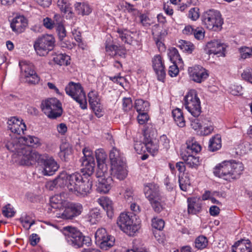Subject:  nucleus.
<instances>
[{"mask_svg":"<svg viewBox=\"0 0 252 252\" xmlns=\"http://www.w3.org/2000/svg\"><path fill=\"white\" fill-rule=\"evenodd\" d=\"M55 42V38L52 35H43L35 40L33 47L37 55L44 56L54 49Z\"/></svg>","mask_w":252,"mask_h":252,"instance_id":"9d476101","label":"nucleus"},{"mask_svg":"<svg viewBox=\"0 0 252 252\" xmlns=\"http://www.w3.org/2000/svg\"><path fill=\"white\" fill-rule=\"evenodd\" d=\"M232 252H252V244L248 239H241L232 247Z\"/></svg>","mask_w":252,"mask_h":252,"instance_id":"b1692460","label":"nucleus"},{"mask_svg":"<svg viewBox=\"0 0 252 252\" xmlns=\"http://www.w3.org/2000/svg\"><path fill=\"white\" fill-rule=\"evenodd\" d=\"M195 247L198 250H203L208 245L207 238L203 235L197 237L194 242Z\"/></svg>","mask_w":252,"mask_h":252,"instance_id":"49530a36","label":"nucleus"},{"mask_svg":"<svg viewBox=\"0 0 252 252\" xmlns=\"http://www.w3.org/2000/svg\"><path fill=\"white\" fill-rule=\"evenodd\" d=\"M83 166L81 169V173L86 178L90 179L94 171L95 166V161H81Z\"/></svg>","mask_w":252,"mask_h":252,"instance_id":"cd10ccee","label":"nucleus"},{"mask_svg":"<svg viewBox=\"0 0 252 252\" xmlns=\"http://www.w3.org/2000/svg\"><path fill=\"white\" fill-rule=\"evenodd\" d=\"M84 157L80 159L81 161H94L93 156V152L89 148L85 147L83 150Z\"/></svg>","mask_w":252,"mask_h":252,"instance_id":"864d4df0","label":"nucleus"},{"mask_svg":"<svg viewBox=\"0 0 252 252\" xmlns=\"http://www.w3.org/2000/svg\"><path fill=\"white\" fill-rule=\"evenodd\" d=\"M74 6L78 14L82 15H88L92 11L90 5L85 2H76Z\"/></svg>","mask_w":252,"mask_h":252,"instance_id":"a19ab883","label":"nucleus"},{"mask_svg":"<svg viewBox=\"0 0 252 252\" xmlns=\"http://www.w3.org/2000/svg\"><path fill=\"white\" fill-rule=\"evenodd\" d=\"M203 24L208 29L217 31L220 30L223 20L220 12L210 9L203 13L201 17Z\"/></svg>","mask_w":252,"mask_h":252,"instance_id":"6e6552de","label":"nucleus"},{"mask_svg":"<svg viewBox=\"0 0 252 252\" xmlns=\"http://www.w3.org/2000/svg\"><path fill=\"white\" fill-rule=\"evenodd\" d=\"M37 162L42 166L44 175H52L59 168V165L53 157L47 154L40 155L34 150L26 165H30Z\"/></svg>","mask_w":252,"mask_h":252,"instance_id":"7ed1b4c3","label":"nucleus"},{"mask_svg":"<svg viewBox=\"0 0 252 252\" xmlns=\"http://www.w3.org/2000/svg\"><path fill=\"white\" fill-rule=\"evenodd\" d=\"M98 202L106 211L108 217L111 218L113 215L111 200L108 197H101L98 199Z\"/></svg>","mask_w":252,"mask_h":252,"instance_id":"f704fd0d","label":"nucleus"},{"mask_svg":"<svg viewBox=\"0 0 252 252\" xmlns=\"http://www.w3.org/2000/svg\"><path fill=\"white\" fill-rule=\"evenodd\" d=\"M88 97L91 108L95 112V115L100 117L102 115L100 113L102 111V107L99 102L100 100L97 95L94 92L92 91L88 94Z\"/></svg>","mask_w":252,"mask_h":252,"instance_id":"5701e85b","label":"nucleus"},{"mask_svg":"<svg viewBox=\"0 0 252 252\" xmlns=\"http://www.w3.org/2000/svg\"><path fill=\"white\" fill-rule=\"evenodd\" d=\"M114 236L108 234L105 228H98L95 233V242L103 250H107L115 244Z\"/></svg>","mask_w":252,"mask_h":252,"instance_id":"f8f14e48","label":"nucleus"},{"mask_svg":"<svg viewBox=\"0 0 252 252\" xmlns=\"http://www.w3.org/2000/svg\"><path fill=\"white\" fill-rule=\"evenodd\" d=\"M95 153L97 164L105 163L107 155L104 150L102 149H98L95 151Z\"/></svg>","mask_w":252,"mask_h":252,"instance_id":"603ef678","label":"nucleus"},{"mask_svg":"<svg viewBox=\"0 0 252 252\" xmlns=\"http://www.w3.org/2000/svg\"><path fill=\"white\" fill-rule=\"evenodd\" d=\"M19 66L21 69V73H31L34 72V67L32 64L28 63L25 61L20 62Z\"/></svg>","mask_w":252,"mask_h":252,"instance_id":"de8ad7c7","label":"nucleus"},{"mask_svg":"<svg viewBox=\"0 0 252 252\" xmlns=\"http://www.w3.org/2000/svg\"><path fill=\"white\" fill-rule=\"evenodd\" d=\"M7 150L17 154L20 157L21 163L26 165L34 150L31 148L26 147L21 141V136L11 137L5 143Z\"/></svg>","mask_w":252,"mask_h":252,"instance_id":"20e7f679","label":"nucleus"},{"mask_svg":"<svg viewBox=\"0 0 252 252\" xmlns=\"http://www.w3.org/2000/svg\"><path fill=\"white\" fill-rule=\"evenodd\" d=\"M168 56L172 63H180L182 62V58L178 53V51L175 47H172L169 49Z\"/></svg>","mask_w":252,"mask_h":252,"instance_id":"37998d69","label":"nucleus"},{"mask_svg":"<svg viewBox=\"0 0 252 252\" xmlns=\"http://www.w3.org/2000/svg\"><path fill=\"white\" fill-rule=\"evenodd\" d=\"M146 147V141L145 143L136 142L134 144V149L138 154H142L145 152L146 150H147Z\"/></svg>","mask_w":252,"mask_h":252,"instance_id":"680f3d73","label":"nucleus"},{"mask_svg":"<svg viewBox=\"0 0 252 252\" xmlns=\"http://www.w3.org/2000/svg\"><path fill=\"white\" fill-rule=\"evenodd\" d=\"M193 34L196 39L203 40L205 36V31L202 28L197 27L195 29Z\"/></svg>","mask_w":252,"mask_h":252,"instance_id":"052dcab7","label":"nucleus"},{"mask_svg":"<svg viewBox=\"0 0 252 252\" xmlns=\"http://www.w3.org/2000/svg\"><path fill=\"white\" fill-rule=\"evenodd\" d=\"M105 51L109 56L114 57L119 56L124 57L126 54V50L123 46H117L108 43L107 40L105 43Z\"/></svg>","mask_w":252,"mask_h":252,"instance_id":"412c9836","label":"nucleus"},{"mask_svg":"<svg viewBox=\"0 0 252 252\" xmlns=\"http://www.w3.org/2000/svg\"><path fill=\"white\" fill-rule=\"evenodd\" d=\"M149 201L154 211L157 213H160L165 209V200L164 198L160 195L154 199L149 200Z\"/></svg>","mask_w":252,"mask_h":252,"instance_id":"473e14b6","label":"nucleus"},{"mask_svg":"<svg viewBox=\"0 0 252 252\" xmlns=\"http://www.w3.org/2000/svg\"><path fill=\"white\" fill-rule=\"evenodd\" d=\"M41 108L43 113L52 119L60 117L63 112L62 103L55 97L43 100L41 104Z\"/></svg>","mask_w":252,"mask_h":252,"instance_id":"0eeeda50","label":"nucleus"},{"mask_svg":"<svg viewBox=\"0 0 252 252\" xmlns=\"http://www.w3.org/2000/svg\"><path fill=\"white\" fill-rule=\"evenodd\" d=\"M20 221L22 223L23 227L27 230L30 229L32 225L35 222L34 220H31L29 216L21 218Z\"/></svg>","mask_w":252,"mask_h":252,"instance_id":"13d9d810","label":"nucleus"},{"mask_svg":"<svg viewBox=\"0 0 252 252\" xmlns=\"http://www.w3.org/2000/svg\"><path fill=\"white\" fill-rule=\"evenodd\" d=\"M28 26V21L24 16H17L12 20L10 27L13 32L17 33L24 32Z\"/></svg>","mask_w":252,"mask_h":252,"instance_id":"aec40b11","label":"nucleus"},{"mask_svg":"<svg viewBox=\"0 0 252 252\" xmlns=\"http://www.w3.org/2000/svg\"><path fill=\"white\" fill-rule=\"evenodd\" d=\"M188 213L189 215H197L202 211V200L199 197H189L187 199Z\"/></svg>","mask_w":252,"mask_h":252,"instance_id":"6ab92c4d","label":"nucleus"},{"mask_svg":"<svg viewBox=\"0 0 252 252\" xmlns=\"http://www.w3.org/2000/svg\"><path fill=\"white\" fill-rule=\"evenodd\" d=\"M120 229L129 236H133L140 229V223L135 215L130 213H121L117 220Z\"/></svg>","mask_w":252,"mask_h":252,"instance_id":"39448f33","label":"nucleus"},{"mask_svg":"<svg viewBox=\"0 0 252 252\" xmlns=\"http://www.w3.org/2000/svg\"><path fill=\"white\" fill-rule=\"evenodd\" d=\"M49 185H50V189L53 188H67L68 183V174L66 172H63L61 173L58 177L53 181L49 182Z\"/></svg>","mask_w":252,"mask_h":252,"instance_id":"393cba45","label":"nucleus"},{"mask_svg":"<svg viewBox=\"0 0 252 252\" xmlns=\"http://www.w3.org/2000/svg\"><path fill=\"white\" fill-rule=\"evenodd\" d=\"M152 225L153 228L161 230L164 226V221L162 219L154 218L152 220Z\"/></svg>","mask_w":252,"mask_h":252,"instance_id":"6e6d98bb","label":"nucleus"},{"mask_svg":"<svg viewBox=\"0 0 252 252\" xmlns=\"http://www.w3.org/2000/svg\"><path fill=\"white\" fill-rule=\"evenodd\" d=\"M109 158L111 166L125 162L123 154L115 147H113L110 151Z\"/></svg>","mask_w":252,"mask_h":252,"instance_id":"c756f323","label":"nucleus"},{"mask_svg":"<svg viewBox=\"0 0 252 252\" xmlns=\"http://www.w3.org/2000/svg\"><path fill=\"white\" fill-rule=\"evenodd\" d=\"M113 183L112 177L98 179L97 190L99 192L107 193L111 189Z\"/></svg>","mask_w":252,"mask_h":252,"instance_id":"bb28decb","label":"nucleus"},{"mask_svg":"<svg viewBox=\"0 0 252 252\" xmlns=\"http://www.w3.org/2000/svg\"><path fill=\"white\" fill-rule=\"evenodd\" d=\"M132 100L130 97H125L123 99V107L125 111H129L132 107Z\"/></svg>","mask_w":252,"mask_h":252,"instance_id":"e2e57ef3","label":"nucleus"},{"mask_svg":"<svg viewBox=\"0 0 252 252\" xmlns=\"http://www.w3.org/2000/svg\"><path fill=\"white\" fill-rule=\"evenodd\" d=\"M172 116L178 126L183 127L185 126V121L183 112L179 108L174 109L172 112Z\"/></svg>","mask_w":252,"mask_h":252,"instance_id":"4c0bfd02","label":"nucleus"},{"mask_svg":"<svg viewBox=\"0 0 252 252\" xmlns=\"http://www.w3.org/2000/svg\"><path fill=\"white\" fill-rule=\"evenodd\" d=\"M21 141L26 147H38L42 145V142L38 137L32 135L21 136Z\"/></svg>","mask_w":252,"mask_h":252,"instance_id":"7c9ffc66","label":"nucleus"},{"mask_svg":"<svg viewBox=\"0 0 252 252\" xmlns=\"http://www.w3.org/2000/svg\"><path fill=\"white\" fill-rule=\"evenodd\" d=\"M40 78L37 73H34L32 76L25 78V81L30 85H36L39 82Z\"/></svg>","mask_w":252,"mask_h":252,"instance_id":"338daca9","label":"nucleus"},{"mask_svg":"<svg viewBox=\"0 0 252 252\" xmlns=\"http://www.w3.org/2000/svg\"><path fill=\"white\" fill-rule=\"evenodd\" d=\"M187 154H196L201 151V146L194 140L187 142Z\"/></svg>","mask_w":252,"mask_h":252,"instance_id":"ea45409f","label":"nucleus"},{"mask_svg":"<svg viewBox=\"0 0 252 252\" xmlns=\"http://www.w3.org/2000/svg\"><path fill=\"white\" fill-rule=\"evenodd\" d=\"M149 106V102L142 99H137L135 102L134 107L138 113L148 111Z\"/></svg>","mask_w":252,"mask_h":252,"instance_id":"a18cd8bd","label":"nucleus"},{"mask_svg":"<svg viewBox=\"0 0 252 252\" xmlns=\"http://www.w3.org/2000/svg\"><path fill=\"white\" fill-rule=\"evenodd\" d=\"M182 159L186 165L189 168L197 169L199 165V157L192 154H181Z\"/></svg>","mask_w":252,"mask_h":252,"instance_id":"2f4dec72","label":"nucleus"},{"mask_svg":"<svg viewBox=\"0 0 252 252\" xmlns=\"http://www.w3.org/2000/svg\"><path fill=\"white\" fill-rule=\"evenodd\" d=\"M117 32L119 37L126 43L131 45H140L139 33L136 32H130L126 29H118Z\"/></svg>","mask_w":252,"mask_h":252,"instance_id":"2eb2a0df","label":"nucleus"},{"mask_svg":"<svg viewBox=\"0 0 252 252\" xmlns=\"http://www.w3.org/2000/svg\"><path fill=\"white\" fill-rule=\"evenodd\" d=\"M242 78L252 84V69L247 68L241 74Z\"/></svg>","mask_w":252,"mask_h":252,"instance_id":"0e129e2a","label":"nucleus"},{"mask_svg":"<svg viewBox=\"0 0 252 252\" xmlns=\"http://www.w3.org/2000/svg\"><path fill=\"white\" fill-rule=\"evenodd\" d=\"M82 206L79 204L69 203L65 205L63 209L59 210L57 212V217L63 219H72L73 218L79 216L82 212Z\"/></svg>","mask_w":252,"mask_h":252,"instance_id":"ddd939ff","label":"nucleus"},{"mask_svg":"<svg viewBox=\"0 0 252 252\" xmlns=\"http://www.w3.org/2000/svg\"><path fill=\"white\" fill-rule=\"evenodd\" d=\"M221 147V140L220 135H217L210 139L208 150L211 152H215Z\"/></svg>","mask_w":252,"mask_h":252,"instance_id":"58836bf2","label":"nucleus"},{"mask_svg":"<svg viewBox=\"0 0 252 252\" xmlns=\"http://www.w3.org/2000/svg\"><path fill=\"white\" fill-rule=\"evenodd\" d=\"M110 171L112 177L119 180H124L128 174L126 162L111 165Z\"/></svg>","mask_w":252,"mask_h":252,"instance_id":"a211bd4d","label":"nucleus"},{"mask_svg":"<svg viewBox=\"0 0 252 252\" xmlns=\"http://www.w3.org/2000/svg\"><path fill=\"white\" fill-rule=\"evenodd\" d=\"M152 63L153 69L157 76L158 80L163 82L166 73L161 57L159 55L155 56L152 59Z\"/></svg>","mask_w":252,"mask_h":252,"instance_id":"f3484780","label":"nucleus"},{"mask_svg":"<svg viewBox=\"0 0 252 252\" xmlns=\"http://www.w3.org/2000/svg\"><path fill=\"white\" fill-rule=\"evenodd\" d=\"M239 52L241 59H246L250 58L252 55V48L243 46L239 49Z\"/></svg>","mask_w":252,"mask_h":252,"instance_id":"8fccbe9b","label":"nucleus"},{"mask_svg":"<svg viewBox=\"0 0 252 252\" xmlns=\"http://www.w3.org/2000/svg\"><path fill=\"white\" fill-rule=\"evenodd\" d=\"M70 57L66 54H60L53 58L54 62L60 65H67L70 63Z\"/></svg>","mask_w":252,"mask_h":252,"instance_id":"79ce46f5","label":"nucleus"},{"mask_svg":"<svg viewBox=\"0 0 252 252\" xmlns=\"http://www.w3.org/2000/svg\"><path fill=\"white\" fill-rule=\"evenodd\" d=\"M92 182L87 179L81 173L75 172L68 174L67 189L76 195H86L91 189Z\"/></svg>","mask_w":252,"mask_h":252,"instance_id":"f03ea898","label":"nucleus"},{"mask_svg":"<svg viewBox=\"0 0 252 252\" xmlns=\"http://www.w3.org/2000/svg\"><path fill=\"white\" fill-rule=\"evenodd\" d=\"M7 125L8 129L18 135L24 134V131L26 130V126L23 121L16 117H12L8 119Z\"/></svg>","mask_w":252,"mask_h":252,"instance_id":"dca6fc26","label":"nucleus"},{"mask_svg":"<svg viewBox=\"0 0 252 252\" xmlns=\"http://www.w3.org/2000/svg\"><path fill=\"white\" fill-rule=\"evenodd\" d=\"M149 116L147 111L139 113L137 116V121L139 124L143 125L149 120Z\"/></svg>","mask_w":252,"mask_h":252,"instance_id":"774afa93","label":"nucleus"},{"mask_svg":"<svg viewBox=\"0 0 252 252\" xmlns=\"http://www.w3.org/2000/svg\"><path fill=\"white\" fill-rule=\"evenodd\" d=\"M207 47L209 49V54L218 55V56H225V45L218 41H211L207 43Z\"/></svg>","mask_w":252,"mask_h":252,"instance_id":"4be33fe9","label":"nucleus"},{"mask_svg":"<svg viewBox=\"0 0 252 252\" xmlns=\"http://www.w3.org/2000/svg\"><path fill=\"white\" fill-rule=\"evenodd\" d=\"M243 169L241 162L228 161L217 165L214 168L213 173L217 177L231 181L238 178Z\"/></svg>","mask_w":252,"mask_h":252,"instance_id":"f257e3e1","label":"nucleus"},{"mask_svg":"<svg viewBox=\"0 0 252 252\" xmlns=\"http://www.w3.org/2000/svg\"><path fill=\"white\" fill-rule=\"evenodd\" d=\"M86 218L92 224H96L101 218L100 210L97 208L92 209L87 214Z\"/></svg>","mask_w":252,"mask_h":252,"instance_id":"c9c22d12","label":"nucleus"},{"mask_svg":"<svg viewBox=\"0 0 252 252\" xmlns=\"http://www.w3.org/2000/svg\"><path fill=\"white\" fill-rule=\"evenodd\" d=\"M98 168L96 172V177L98 179L107 178L109 176L108 167L105 163L97 164Z\"/></svg>","mask_w":252,"mask_h":252,"instance_id":"c03bdc74","label":"nucleus"},{"mask_svg":"<svg viewBox=\"0 0 252 252\" xmlns=\"http://www.w3.org/2000/svg\"><path fill=\"white\" fill-rule=\"evenodd\" d=\"M178 46L181 49L189 53H191L195 49L194 45L192 43L186 40L180 41Z\"/></svg>","mask_w":252,"mask_h":252,"instance_id":"09e8293b","label":"nucleus"},{"mask_svg":"<svg viewBox=\"0 0 252 252\" xmlns=\"http://www.w3.org/2000/svg\"><path fill=\"white\" fill-rule=\"evenodd\" d=\"M144 191L146 197L149 200L160 196L158 186L154 183L145 185Z\"/></svg>","mask_w":252,"mask_h":252,"instance_id":"a878e982","label":"nucleus"},{"mask_svg":"<svg viewBox=\"0 0 252 252\" xmlns=\"http://www.w3.org/2000/svg\"><path fill=\"white\" fill-rule=\"evenodd\" d=\"M186 109L194 117H198L201 112L200 101L195 90H190L184 97Z\"/></svg>","mask_w":252,"mask_h":252,"instance_id":"9b49d317","label":"nucleus"},{"mask_svg":"<svg viewBox=\"0 0 252 252\" xmlns=\"http://www.w3.org/2000/svg\"><path fill=\"white\" fill-rule=\"evenodd\" d=\"M178 182L181 189L183 191H187L190 187V183L189 179L187 176L183 178L179 176Z\"/></svg>","mask_w":252,"mask_h":252,"instance_id":"3c124183","label":"nucleus"},{"mask_svg":"<svg viewBox=\"0 0 252 252\" xmlns=\"http://www.w3.org/2000/svg\"><path fill=\"white\" fill-rule=\"evenodd\" d=\"M57 5L61 11L65 14L66 18H72L74 14L71 11L70 3L66 0H58Z\"/></svg>","mask_w":252,"mask_h":252,"instance_id":"72a5a7b5","label":"nucleus"},{"mask_svg":"<svg viewBox=\"0 0 252 252\" xmlns=\"http://www.w3.org/2000/svg\"><path fill=\"white\" fill-rule=\"evenodd\" d=\"M59 38L62 41L63 38L66 36V30L62 24H59L56 29Z\"/></svg>","mask_w":252,"mask_h":252,"instance_id":"69168bd1","label":"nucleus"},{"mask_svg":"<svg viewBox=\"0 0 252 252\" xmlns=\"http://www.w3.org/2000/svg\"><path fill=\"white\" fill-rule=\"evenodd\" d=\"M72 149L67 142H63L60 146V152L59 154L62 160L66 161L68 156L72 154Z\"/></svg>","mask_w":252,"mask_h":252,"instance_id":"e433bc0d","label":"nucleus"},{"mask_svg":"<svg viewBox=\"0 0 252 252\" xmlns=\"http://www.w3.org/2000/svg\"><path fill=\"white\" fill-rule=\"evenodd\" d=\"M188 70L190 79L197 83L204 82L209 77L208 70L199 65L189 67Z\"/></svg>","mask_w":252,"mask_h":252,"instance_id":"4468645a","label":"nucleus"},{"mask_svg":"<svg viewBox=\"0 0 252 252\" xmlns=\"http://www.w3.org/2000/svg\"><path fill=\"white\" fill-rule=\"evenodd\" d=\"M199 10V8L197 7L191 8L189 11L188 17L193 21L196 20L200 16Z\"/></svg>","mask_w":252,"mask_h":252,"instance_id":"bf43d9fd","label":"nucleus"},{"mask_svg":"<svg viewBox=\"0 0 252 252\" xmlns=\"http://www.w3.org/2000/svg\"><path fill=\"white\" fill-rule=\"evenodd\" d=\"M66 93L77 102L82 109L87 108V103L86 94L83 87L79 83L70 82L66 86Z\"/></svg>","mask_w":252,"mask_h":252,"instance_id":"1a4fd4ad","label":"nucleus"},{"mask_svg":"<svg viewBox=\"0 0 252 252\" xmlns=\"http://www.w3.org/2000/svg\"><path fill=\"white\" fill-rule=\"evenodd\" d=\"M146 149L148 152L152 154L155 153L158 149V146L156 143L151 139L146 141Z\"/></svg>","mask_w":252,"mask_h":252,"instance_id":"5fc2aeb1","label":"nucleus"},{"mask_svg":"<svg viewBox=\"0 0 252 252\" xmlns=\"http://www.w3.org/2000/svg\"><path fill=\"white\" fill-rule=\"evenodd\" d=\"M67 204V202L63 198L61 194H57L50 198V206L51 208H49L48 209L51 211H52V209L61 210Z\"/></svg>","mask_w":252,"mask_h":252,"instance_id":"c85d7f7f","label":"nucleus"},{"mask_svg":"<svg viewBox=\"0 0 252 252\" xmlns=\"http://www.w3.org/2000/svg\"><path fill=\"white\" fill-rule=\"evenodd\" d=\"M3 215L7 218H11L14 216L15 212L13 208L11 207L10 204H8L3 207Z\"/></svg>","mask_w":252,"mask_h":252,"instance_id":"4d7b16f0","label":"nucleus"},{"mask_svg":"<svg viewBox=\"0 0 252 252\" xmlns=\"http://www.w3.org/2000/svg\"><path fill=\"white\" fill-rule=\"evenodd\" d=\"M64 234L67 243L75 248H80L84 246H89L91 239L85 236L82 232L74 227L66 226L63 228Z\"/></svg>","mask_w":252,"mask_h":252,"instance_id":"423d86ee","label":"nucleus"}]
</instances>
